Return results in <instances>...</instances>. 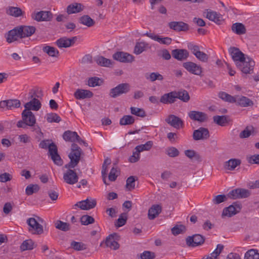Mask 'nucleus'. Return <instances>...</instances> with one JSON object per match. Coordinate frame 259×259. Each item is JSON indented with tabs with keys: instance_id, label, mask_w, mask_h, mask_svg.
I'll use <instances>...</instances> for the list:
<instances>
[{
	"instance_id": "9",
	"label": "nucleus",
	"mask_w": 259,
	"mask_h": 259,
	"mask_svg": "<svg viewBox=\"0 0 259 259\" xmlns=\"http://www.w3.org/2000/svg\"><path fill=\"white\" fill-rule=\"evenodd\" d=\"M130 90V85L128 83H121L115 88L111 90L110 96L116 98L122 94H125Z\"/></svg>"
},
{
	"instance_id": "31",
	"label": "nucleus",
	"mask_w": 259,
	"mask_h": 259,
	"mask_svg": "<svg viewBox=\"0 0 259 259\" xmlns=\"http://www.w3.org/2000/svg\"><path fill=\"white\" fill-rule=\"evenodd\" d=\"M63 139L67 142H75L79 138V136L76 132L71 131H65L63 135Z\"/></svg>"
},
{
	"instance_id": "41",
	"label": "nucleus",
	"mask_w": 259,
	"mask_h": 259,
	"mask_svg": "<svg viewBox=\"0 0 259 259\" xmlns=\"http://www.w3.org/2000/svg\"><path fill=\"white\" fill-rule=\"evenodd\" d=\"M43 51L48 55L53 57H58L59 55V52L57 49L51 46H46L43 48Z\"/></svg>"
},
{
	"instance_id": "16",
	"label": "nucleus",
	"mask_w": 259,
	"mask_h": 259,
	"mask_svg": "<svg viewBox=\"0 0 259 259\" xmlns=\"http://www.w3.org/2000/svg\"><path fill=\"white\" fill-rule=\"evenodd\" d=\"M183 66L190 73L199 75L202 72L201 67L197 64L192 62H185L183 64Z\"/></svg>"
},
{
	"instance_id": "8",
	"label": "nucleus",
	"mask_w": 259,
	"mask_h": 259,
	"mask_svg": "<svg viewBox=\"0 0 259 259\" xmlns=\"http://www.w3.org/2000/svg\"><path fill=\"white\" fill-rule=\"evenodd\" d=\"M119 239L120 237L117 233L110 234L106 239L105 245L111 249L117 250L119 248V244L117 242Z\"/></svg>"
},
{
	"instance_id": "33",
	"label": "nucleus",
	"mask_w": 259,
	"mask_h": 259,
	"mask_svg": "<svg viewBox=\"0 0 259 259\" xmlns=\"http://www.w3.org/2000/svg\"><path fill=\"white\" fill-rule=\"evenodd\" d=\"M241 161L239 159L232 158L225 163L224 167L226 169L233 170L238 165H240Z\"/></svg>"
},
{
	"instance_id": "1",
	"label": "nucleus",
	"mask_w": 259,
	"mask_h": 259,
	"mask_svg": "<svg viewBox=\"0 0 259 259\" xmlns=\"http://www.w3.org/2000/svg\"><path fill=\"white\" fill-rule=\"evenodd\" d=\"M71 151L68 155L70 162L64 165L65 168H74L78 164L82 153L81 149L76 144L71 145Z\"/></svg>"
},
{
	"instance_id": "22",
	"label": "nucleus",
	"mask_w": 259,
	"mask_h": 259,
	"mask_svg": "<svg viewBox=\"0 0 259 259\" xmlns=\"http://www.w3.org/2000/svg\"><path fill=\"white\" fill-rule=\"evenodd\" d=\"M172 56L179 61L186 60L189 57V52L185 49H175L171 52Z\"/></svg>"
},
{
	"instance_id": "12",
	"label": "nucleus",
	"mask_w": 259,
	"mask_h": 259,
	"mask_svg": "<svg viewBox=\"0 0 259 259\" xmlns=\"http://www.w3.org/2000/svg\"><path fill=\"white\" fill-rule=\"evenodd\" d=\"M229 52L236 65L237 64L244 61L245 58H246L244 54L238 48L231 47L229 49Z\"/></svg>"
},
{
	"instance_id": "25",
	"label": "nucleus",
	"mask_w": 259,
	"mask_h": 259,
	"mask_svg": "<svg viewBox=\"0 0 259 259\" xmlns=\"http://www.w3.org/2000/svg\"><path fill=\"white\" fill-rule=\"evenodd\" d=\"M41 105L40 101L35 98H33L29 102L26 103L24 107L25 110L38 111L41 108Z\"/></svg>"
},
{
	"instance_id": "19",
	"label": "nucleus",
	"mask_w": 259,
	"mask_h": 259,
	"mask_svg": "<svg viewBox=\"0 0 259 259\" xmlns=\"http://www.w3.org/2000/svg\"><path fill=\"white\" fill-rule=\"evenodd\" d=\"M188 116L191 119L200 122L206 121L208 118L206 113L197 111H191L189 112Z\"/></svg>"
},
{
	"instance_id": "32",
	"label": "nucleus",
	"mask_w": 259,
	"mask_h": 259,
	"mask_svg": "<svg viewBox=\"0 0 259 259\" xmlns=\"http://www.w3.org/2000/svg\"><path fill=\"white\" fill-rule=\"evenodd\" d=\"M161 206L158 204L153 205L148 210V218L150 220H153L161 211Z\"/></svg>"
},
{
	"instance_id": "18",
	"label": "nucleus",
	"mask_w": 259,
	"mask_h": 259,
	"mask_svg": "<svg viewBox=\"0 0 259 259\" xmlns=\"http://www.w3.org/2000/svg\"><path fill=\"white\" fill-rule=\"evenodd\" d=\"M77 38L76 36L71 38H67L66 37H63L58 39L56 44L57 46L60 48H68L73 45Z\"/></svg>"
},
{
	"instance_id": "28",
	"label": "nucleus",
	"mask_w": 259,
	"mask_h": 259,
	"mask_svg": "<svg viewBox=\"0 0 259 259\" xmlns=\"http://www.w3.org/2000/svg\"><path fill=\"white\" fill-rule=\"evenodd\" d=\"M206 17L211 21H213L217 24H220L223 20L222 15L217 12L211 10H207Z\"/></svg>"
},
{
	"instance_id": "55",
	"label": "nucleus",
	"mask_w": 259,
	"mask_h": 259,
	"mask_svg": "<svg viewBox=\"0 0 259 259\" xmlns=\"http://www.w3.org/2000/svg\"><path fill=\"white\" fill-rule=\"evenodd\" d=\"M131 112L132 114L135 115L137 116L144 117L146 116L145 111L142 109L137 107H132L130 108Z\"/></svg>"
},
{
	"instance_id": "37",
	"label": "nucleus",
	"mask_w": 259,
	"mask_h": 259,
	"mask_svg": "<svg viewBox=\"0 0 259 259\" xmlns=\"http://www.w3.org/2000/svg\"><path fill=\"white\" fill-rule=\"evenodd\" d=\"M6 13L7 14L15 17H18L22 15L21 9L14 7H8L6 9Z\"/></svg>"
},
{
	"instance_id": "57",
	"label": "nucleus",
	"mask_w": 259,
	"mask_h": 259,
	"mask_svg": "<svg viewBox=\"0 0 259 259\" xmlns=\"http://www.w3.org/2000/svg\"><path fill=\"white\" fill-rule=\"evenodd\" d=\"M166 154L170 157H175L179 155V150L174 147H168L165 151Z\"/></svg>"
},
{
	"instance_id": "14",
	"label": "nucleus",
	"mask_w": 259,
	"mask_h": 259,
	"mask_svg": "<svg viewBox=\"0 0 259 259\" xmlns=\"http://www.w3.org/2000/svg\"><path fill=\"white\" fill-rule=\"evenodd\" d=\"M96 201L92 198H87L76 203L74 206H77L82 210H89L94 208L96 205Z\"/></svg>"
},
{
	"instance_id": "4",
	"label": "nucleus",
	"mask_w": 259,
	"mask_h": 259,
	"mask_svg": "<svg viewBox=\"0 0 259 259\" xmlns=\"http://www.w3.org/2000/svg\"><path fill=\"white\" fill-rule=\"evenodd\" d=\"M26 223L29 226L28 231L31 234L39 235L44 232L42 226L36 219L30 218L27 220Z\"/></svg>"
},
{
	"instance_id": "51",
	"label": "nucleus",
	"mask_w": 259,
	"mask_h": 259,
	"mask_svg": "<svg viewBox=\"0 0 259 259\" xmlns=\"http://www.w3.org/2000/svg\"><path fill=\"white\" fill-rule=\"evenodd\" d=\"M60 117L55 113H50L47 114V120L48 122L58 123L61 121Z\"/></svg>"
},
{
	"instance_id": "47",
	"label": "nucleus",
	"mask_w": 259,
	"mask_h": 259,
	"mask_svg": "<svg viewBox=\"0 0 259 259\" xmlns=\"http://www.w3.org/2000/svg\"><path fill=\"white\" fill-rule=\"evenodd\" d=\"M135 122L134 118L131 115H124L120 119L119 123L120 125H130Z\"/></svg>"
},
{
	"instance_id": "35",
	"label": "nucleus",
	"mask_w": 259,
	"mask_h": 259,
	"mask_svg": "<svg viewBox=\"0 0 259 259\" xmlns=\"http://www.w3.org/2000/svg\"><path fill=\"white\" fill-rule=\"evenodd\" d=\"M95 61L100 66L109 67L112 65L111 61L103 56H97L95 58Z\"/></svg>"
},
{
	"instance_id": "26",
	"label": "nucleus",
	"mask_w": 259,
	"mask_h": 259,
	"mask_svg": "<svg viewBox=\"0 0 259 259\" xmlns=\"http://www.w3.org/2000/svg\"><path fill=\"white\" fill-rule=\"evenodd\" d=\"M176 92H171L167 94H165L162 96L160 99V102L163 104H171L176 101L177 99Z\"/></svg>"
},
{
	"instance_id": "15",
	"label": "nucleus",
	"mask_w": 259,
	"mask_h": 259,
	"mask_svg": "<svg viewBox=\"0 0 259 259\" xmlns=\"http://www.w3.org/2000/svg\"><path fill=\"white\" fill-rule=\"evenodd\" d=\"M209 137V133L207 128L199 127L194 131L193 138L194 140H206Z\"/></svg>"
},
{
	"instance_id": "63",
	"label": "nucleus",
	"mask_w": 259,
	"mask_h": 259,
	"mask_svg": "<svg viewBox=\"0 0 259 259\" xmlns=\"http://www.w3.org/2000/svg\"><path fill=\"white\" fill-rule=\"evenodd\" d=\"M185 227L183 225L176 226L171 229L172 233L175 235H178L185 231Z\"/></svg>"
},
{
	"instance_id": "45",
	"label": "nucleus",
	"mask_w": 259,
	"mask_h": 259,
	"mask_svg": "<svg viewBox=\"0 0 259 259\" xmlns=\"http://www.w3.org/2000/svg\"><path fill=\"white\" fill-rule=\"evenodd\" d=\"M244 259H259L257 250L251 249L247 251L245 254Z\"/></svg>"
},
{
	"instance_id": "60",
	"label": "nucleus",
	"mask_w": 259,
	"mask_h": 259,
	"mask_svg": "<svg viewBox=\"0 0 259 259\" xmlns=\"http://www.w3.org/2000/svg\"><path fill=\"white\" fill-rule=\"evenodd\" d=\"M145 45L143 42L137 43L134 49V53L137 55L141 54L145 50Z\"/></svg>"
},
{
	"instance_id": "61",
	"label": "nucleus",
	"mask_w": 259,
	"mask_h": 259,
	"mask_svg": "<svg viewBox=\"0 0 259 259\" xmlns=\"http://www.w3.org/2000/svg\"><path fill=\"white\" fill-rule=\"evenodd\" d=\"M32 131L35 132L36 138L39 141L43 137V133L38 125H35L31 127Z\"/></svg>"
},
{
	"instance_id": "44",
	"label": "nucleus",
	"mask_w": 259,
	"mask_h": 259,
	"mask_svg": "<svg viewBox=\"0 0 259 259\" xmlns=\"http://www.w3.org/2000/svg\"><path fill=\"white\" fill-rule=\"evenodd\" d=\"M176 94L177 99H179L184 102H187L190 100L189 93L186 90L176 92Z\"/></svg>"
},
{
	"instance_id": "42",
	"label": "nucleus",
	"mask_w": 259,
	"mask_h": 259,
	"mask_svg": "<svg viewBox=\"0 0 259 259\" xmlns=\"http://www.w3.org/2000/svg\"><path fill=\"white\" fill-rule=\"evenodd\" d=\"M219 97L223 101L229 103H234L236 101V96H232L224 92L219 93Z\"/></svg>"
},
{
	"instance_id": "50",
	"label": "nucleus",
	"mask_w": 259,
	"mask_h": 259,
	"mask_svg": "<svg viewBox=\"0 0 259 259\" xmlns=\"http://www.w3.org/2000/svg\"><path fill=\"white\" fill-rule=\"evenodd\" d=\"M153 142L151 141H147L144 144H141L137 146L136 147L138 149V151L142 152L144 151H149L151 149L153 146Z\"/></svg>"
},
{
	"instance_id": "27",
	"label": "nucleus",
	"mask_w": 259,
	"mask_h": 259,
	"mask_svg": "<svg viewBox=\"0 0 259 259\" xmlns=\"http://www.w3.org/2000/svg\"><path fill=\"white\" fill-rule=\"evenodd\" d=\"M170 29L176 31H186L189 29V25L183 22H171L168 24Z\"/></svg>"
},
{
	"instance_id": "17",
	"label": "nucleus",
	"mask_w": 259,
	"mask_h": 259,
	"mask_svg": "<svg viewBox=\"0 0 259 259\" xmlns=\"http://www.w3.org/2000/svg\"><path fill=\"white\" fill-rule=\"evenodd\" d=\"M146 35L152 39L157 41L160 44L169 45L171 43L172 39L169 37H163L153 33H147Z\"/></svg>"
},
{
	"instance_id": "2",
	"label": "nucleus",
	"mask_w": 259,
	"mask_h": 259,
	"mask_svg": "<svg viewBox=\"0 0 259 259\" xmlns=\"http://www.w3.org/2000/svg\"><path fill=\"white\" fill-rule=\"evenodd\" d=\"M35 122L36 119L34 114L31 111L24 109L22 113V120L18 121L17 126L25 129L27 126L33 127Z\"/></svg>"
},
{
	"instance_id": "11",
	"label": "nucleus",
	"mask_w": 259,
	"mask_h": 259,
	"mask_svg": "<svg viewBox=\"0 0 259 259\" xmlns=\"http://www.w3.org/2000/svg\"><path fill=\"white\" fill-rule=\"evenodd\" d=\"M114 60L123 63H131L134 60V57L125 52H117L113 55Z\"/></svg>"
},
{
	"instance_id": "58",
	"label": "nucleus",
	"mask_w": 259,
	"mask_h": 259,
	"mask_svg": "<svg viewBox=\"0 0 259 259\" xmlns=\"http://www.w3.org/2000/svg\"><path fill=\"white\" fill-rule=\"evenodd\" d=\"M246 160L250 164H259V154L247 156Z\"/></svg>"
},
{
	"instance_id": "56",
	"label": "nucleus",
	"mask_w": 259,
	"mask_h": 259,
	"mask_svg": "<svg viewBox=\"0 0 259 259\" xmlns=\"http://www.w3.org/2000/svg\"><path fill=\"white\" fill-rule=\"evenodd\" d=\"M80 222L82 225H88L94 223V219L88 215H83L80 218Z\"/></svg>"
},
{
	"instance_id": "6",
	"label": "nucleus",
	"mask_w": 259,
	"mask_h": 259,
	"mask_svg": "<svg viewBox=\"0 0 259 259\" xmlns=\"http://www.w3.org/2000/svg\"><path fill=\"white\" fill-rule=\"evenodd\" d=\"M250 195V191L243 188H236L230 191L228 194L229 198L232 199L246 198Z\"/></svg>"
},
{
	"instance_id": "10",
	"label": "nucleus",
	"mask_w": 259,
	"mask_h": 259,
	"mask_svg": "<svg viewBox=\"0 0 259 259\" xmlns=\"http://www.w3.org/2000/svg\"><path fill=\"white\" fill-rule=\"evenodd\" d=\"M32 18L37 21H49L53 18V14L50 11L34 12L31 15Z\"/></svg>"
},
{
	"instance_id": "20",
	"label": "nucleus",
	"mask_w": 259,
	"mask_h": 259,
	"mask_svg": "<svg viewBox=\"0 0 259 259\" xmlns=\"http://www.w3.org/2000/svg\"><path fill=\"white\" fill-rule=\"evenodd\" d=\"M165 121L171 126L179 129L184 125L182 120L178 116L174 115H170L165 119Z\"/></svg>"
},
{
	"instance_id": "5",
	"label": "nucleus",
	"mask_w": 259,
	"mask_h": 259,
	"mask_svg": "<svg viewBox=\"0 0 259 259\" xmlns=\"http://www.w3.org/2000/svg\"><path fill=\"white\" fill-rule=\"evenodd\" d=\"M255 65L254 61L249 57H246L244 61L237 64V67L244 73L249 74L253 70Z\"/></svg>"
},
{
	"instance_id": "3",
	"label": "nucleus",
	"mask_w": 259,
	"mask_h": 259,
	"mask_svg": "<svg viewBox=\"0 0 259 259\" xmlns=\"http://www.w3.org/2000/svg\"><path fill=\"white\" fill-rule=\"evenodd\" d=\"M242 208V205L239 202H235L228 207H225L223 210L222 217L230 218L239 213Z\"/></svg>"
},
{
	"instance_id": "7",
	"label": "nucleus",
	"mask_w": 259,
	"mask_h": 259,
	"mask_svg": "<svg viewBox=\"0 0 259 259\" xmlns=\"http://www.w3.org/2000/svg\"><path fill=\"white\" fill-rule=\"evenodd\" d=\"M67 170L63 174V179L65 182L69 185L76 183L78 180V177L73 168H66Z\"/></svg>"
},
{
	"instance_id": "46",
	"label": "nucleus",
	"mask_w": 259,
	"mask_h": 259,
	"mask_svg": "<svg viewBox=\"0 0 259 259\" xmlns=\"http://www.w3.org/2000/svg\"><path fill=\"white\" fill-rule=\"evenodd\" d=\"M213 119L214 122L221 126H224L228 122V117L226 116H214Z\"/></svg>"
},
{
	"instance_id": "36",
	"label": "nucleus",
	"mask_w": 259,
	"mask_h": 259,
	"mask_svg": "<svg viewBox=\"0 0 259 259\" xmlns=\"http://www.w3.org/2000/svg\"><path fill=\"white\" fill-rule=\"evenodd\" d=\"M223 249L224 246L219 244L217 245V248L212 253L208 255L204 256L203 259H217Z\"/></svg>"
},
{
	"instance_id": "49",
	"label": "nucleus",
	"mask_w": 259,
	"mask_h": 259,
	"mask_svg": "<svg viewBox=\"0 0 259 259\" xmlns=\"http://www.w3.org/2000/svg\"><path fill=\"white\" fill-rule=\"evenodd\" d=\"M140 151H138V149L135 147L133 151L132 155L128 158V161L131 163L138 162L140 158Z\"/></svg>"
},
{
	"instance_id": "30",
	"label": "nucleus",
	"mask_w": 259,
	"mask_h": 259,
	"mask_svg": "<svg viewBox=\"0 0 259 259\" xmlns=\"http://www.w3.org/2000/svg\"><path fill=\"white\" fill-rule=\"evenodd\" d=\"M18 37H20V33L18 27H16L8 32L6 40L8 43H12L17 40Z\"/></svg>"
},
{
	"instance_id": "39",
	"label": "nucleus",
	"mask_w": 259,
	"mask_h": 259,
	"mask_svg": "<svg viewBox=\"0 0 259 259\" xmlns=\"http://www.w3.org/2000/svg\"><path fill=\"white\" fill-rule=\"evenodd\" d=\"M79 22L82 25H85L89 27H92L95 25V22L88 15H83L81 16Z\"/></svg>"
},
{
	"instance_id": "54",
	"label": "nucleus",
	"mask_w": 259,
	"mask_h": 259,
	"mask_svg": "<svg viewBox=\"0 0 259 259\" xmlns=\"http://www.w3.org/2000/svg\"><path fill=\"white\" fill-rule=\"evenodd\" d=\"M39 189V188L37 185L30 184L27 186L26 188L25 192L27 195H31L34 193L37 192Z\"/></svg>"
},
{
	"instance_id": "59",
	"label": "nucleus",
	"mask_w": 259,
	"mask_h": 259,
	"mask_svg": "<svg viewBox=\"0 0 259 259\" xmlns=\"http://www.w3.org/2000/svg\"><path fill=\"white\" fill-rule=\"evenodd\" d=\"M135 187V179L134 177L130 176L126 180V187L128 190H133Z\"/></svg>"
},
{
	"instance_id": "64",
	"label": "nucleus",
	"mask_w": 259,
	"mask_h": 259,
	"mask_svg": "<svg viewBox=\"0 0 259 259\" xmlns=\"http://www.w3.org/2000/svg\"><path fill=\"white\" fill-rule=\"evenodd\" d=\"M155 257V253L150 251H144L141 254V259H154Z\"/></svg>"
},
{
	"instance_id": "53",
	"label": "nucleus",
	"mask_w": 259,
	"mask_h": 259,
	"mask_svg": "<svg viewBox=\"0 0 259 259\" xmlns=\"http://www.w3.org/2000/svg\"><path fill=\"white\" fill-rule=\"evenodd\" d=\"M7 104V110H12L13 109L18 108L21 105L20 101L16 99L8 100Z\"/></svg>"
},
{
	"instance_id": "34",
	"label": "nucleus",
	"mask_w": 259,
	"mask_h": 259,
	"mask_svg": "<svg viewBox=\"0 0 259 259\" xmlns=\"http://www.w3.org/2000/svg\"><path fill=\"white\" fill-rule=\"evenodd\" d=\"M83 6L80 3H73L68 6L67 12L68 14L77 13L83 10Z\"/></svg>"
},
{
	"instance_id": "21",
	"label": "nucleus",
	"mask_w": 259,
	"mask_h": 259,
	"mask_svg": "<svg viewBox=\"0 0 259 259\" xmlns=\"http://www.w3.org/2000/svg\"><path fill=\"white\" fill-rule=\"evenodd\" d=\"M93 93L89 90L77 89L74 93V96L77 100H83L91 98L93 97Z\"/></svg>"
},
{
	"instance_id": "62",
	"label": "nucleus",
	"mask_w": 259,
	"mask_h": 259,
	"mask_svg": "<svg viewBox=\"0 0 259 259\" xmlns=\"http://www.w3.org/2000/svg\"><path fill=\"white\" fill-rule=\"evenodd\" d=\"M195 56L197 59L203 62H206L208 59V55L200 51L197 54H195Z\"/></svg>"
},
{
	"instance_id": "38",
	"label": "nucleus",
	"mask_w": 259,
	"mask_h": 259,
	"mask_svg": "<svg viewBox=\"0 0 259 259\" xmlns=\"http://www.w3.org/2000/svg\"><path fill=\"white\" fill-rule=\"evenodd\" d=\"M36 246L33 241L31 239H27L23 242L20 246L22 251L32 250Z\"/></svg>"
},
{
	"instance_id": "52",
	"label": "nucleus",
	"mask_w": 259,
	"mask_h": 259,
	"mask_svg": "<svg viewBox=\"0 0 259 259\" xmlns=\"http://www.w3.org/2000/svg\"><path fill=\"white\" fill-rule=\"evenodd\" d=\"M56 228L63 231H67L70 230L69 224L61 221H57L55 224Z\"/></svg>"
},
{
	"instance_id": "29",
	"label": "nucleus",
	"mask_w": 259,
	"mask_h": 259,
	"mask_svg": "<svg viewBox=\"0 0 259 259\" xmlns=\"http://www.w3.org/2000/svg\"><path fill=\"white\" fill-rule=\"evenodd\" d=\"M235 103L237 105L241 107H245L248 106H251L253 105V102L249 98L245 96H236Z\"/></svg>"
},
{
	"instance_id": "43",
	"label": "nucleus",
	"mask_w": 259,
	"mask_h": 259,
	"mask_svg": "<svg viewBox=\"0 0 259 259\" xmlns=\"http://www.w3.org/2000/svg\"><path fill=\"white\" fill-rule=\"evenodd\" d=\"M145 76L147 80H150V81L162 80L163 79L162 75L158 72L146 73Z\"/></svg>"
},
{
	"instance_id": "23",
	"label": "nucleus",
	"mask_w": 259,
	"mask_h": 259,
	"mask_svg": "<svg viewBox=\"0 0 259 259\" xmlns=\"http://www.w3.org/2000/svg\"><path fill=\"white\" fill-rule=\"evenodd\" d=\"M20 33V38L28 37L32 35L35 31V28L30 26H21L18 27Z\"/></svg>"
},
{
	"instance_id": "48",
	"label": "nucleus",
	"mask_w": 259,
	"mask_h": 259,
	"mask_svg": "<svg viewBox=\"0 0 259 259\" xmlns=\"http://www.w3.org/2000/svg\"><path fill=\"white\" fill-rule=\"evenodd\" d=\"M71 247L75 250L81 251L87 249V245L80 242L72 241L70 244Z\"/></svg>"
},
{
	"instance_id": "24",
	"label": "nucleus",
	"mask_w": 259,
	"mask_h": 259,
	"mask_svg": "<svg viewBox=\"0 0 259 259\" xmlns=\"http://www.w3.org/2000/svg\"><path fill=\"white\" fill-rule=\"evenodd\" d=\"M258 131L256 128L252 125H248L239 134V137L241 139L247 138L251 135H256Z\"/></svg>"
},
{
	"instance_id": "40",
	"label": "nucleus",
	"mask_w": 259,
	"mask_h": 259,
	"mask_svg": "<svg viewBox=\"0 0 259 259\" xmlns=\"http://www.w3.org/2000/svg\"><path fill=\"white\" fill-rule=\"evenodd\" d=\"M232 31L237 34H243L246 32V29L243 24L240 23L233 24L232 26Z\"/></svg>"
},
{
	"instance_id": "13",
	"label": "nucleus",
	"mask_w": 259,
	"mask_h": 259,
	"mask_svg": "<svg viewBox=\"0 0 259 259\" xmlns=\"http://www.w3.org/2000/svg\"><path fill=\"white\" fill-rule=\"evenodd\" d=\"M204 238L200 234H195L189 236L186 239V243L189 246L195 247L203 243Z\"/></svg>"
}]
</instances>
